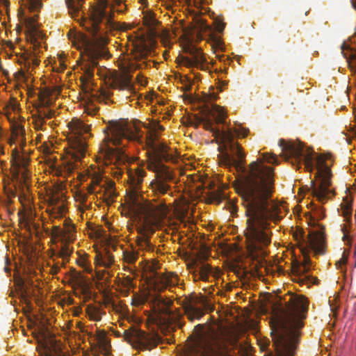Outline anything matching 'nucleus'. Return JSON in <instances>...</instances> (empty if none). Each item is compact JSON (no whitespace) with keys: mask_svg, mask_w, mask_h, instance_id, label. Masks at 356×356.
I'll list each match as a JSON object with an SVG mask.
<instances>
[{"mask_svg":"<svg viewBox=\"0 0 356 356\" xmlns=\"http://www.w3.org/2000/svg\"><path fill=\"white\" fill-rule=\"evenodd\" d=\"M196 127L202 124L206 130L222 140L225 162L243 170L244 175L238 188L242 205L245 209L247 227L245 232L248 247L253 251L262 249L270 243V222L280 220V210L272 199L274 192V169L264 164L263 159L252 161L248 169L244 168L245 154L241 145L234 140L236 137L245 138L249 130L238 128L220 129L213 127L210 118L195 116Z\"/></svg>","mask_w":356,"mask_h":356,"instance_id":"1","label":"nucleus"},{"mask_svg":"<svg viewBox=\"0 0 356 356\" xmlns=\"http://www.w3.org/2000/svg\"><path fill=\"white\" fill-rule=\"evenodd\" d=\"M288 296L285 306L283 307L280 302L273 311L271 336L275 353H270V356H293L298 343L299 330L303 327L309 302L302 295Z\"/></svg>","mask_w":356,"mask_h":356,"instance_id":"2","label":"nucleus"},{"mask_svg":"<svg viewBox=\"0 0 356 356\" xmlns=\"http://www.w3.org/2000/svg\"><path fill=\"white\" fill-rule=\"evenodd\" d=\"M279 145L282 152H285L284 159L291 162L293 165L298 167L303 162L305 168L309 172L316 168L315 177L317 181H311V188L313 195L320 202L323 204L334 195V191L330 188L332 184V171L326 163L327 160L332 159L330 154L317 156L315 164L313 149L305 147L302 143L298 141L287 143L284 140L281 139L279 141Z\"/></svg>","mask_w":356,"mask_h":356,"instance_id":"3","label":"nucleus"},{"mask_svg":"<svg viewBox=\"0 0 356 356\" xmlns=\"http://www.w3.org/2000/svg\"><path fill=\"white\" fill-rule=\"evenodd\" d=\"M127 173L131 185L134 189L129 197L131 209L134 212L143 216L146 220L149 221L158 220L165 218L168 209L164 201L158 204H154L143 198L140 200L138 191L146 175L145 170L137 167L134 170H129Z\"/></svg>","mask_w":356,"mask_h":356,"instance_id":"4","label":"nucleus"},{"mask_svg":"<svg viewBox=\"0 0 356 356\" xmlns=\"http://www.w3.org/2000/svg\"><path fill=\"white\" fill-rule=\"evenodd\" d=\"M113 15H108L104 8H93L88 19H83L81 25L88 32L94 43L84 44H107L111 40L108 37V29L114 25Z\"/></svg>","mask_w":356,"mask_h":356,"instance_id":"5","label":"nucleus"},{"mask_svg":"<svg viewBox=\"0 0 356 356\" xmlns=\"http://www.w3.org/2000/svg\"><path fill=\"white\" fill-rule=\"evenodd\" d=\"M75 226L72 223L70 219H65L63 222V228L55 225L52 227L51 236L53 242L55 243L57 241L62 243L60 250L56 252H53L51 257L56 256L61 258L63 261L61 266H64L67 262L72 253V250L70 248L69 243H72L75 239Z\"/></svg>","mask_w":356,"mask_h":356,"instance_id":"6","label":"nucleus"},{"mask_svg":"<svg viewBox=\"0 0 356 356\" xmlns=\"http://www.w3.org/2000/svg\"><path fill=\"white\" fill-rule=\"evenodd\" d=\"M296 241L305 257L303 264H300V276L305 275L309 270L311 261L307 257L309 249H312L317 254L324 253V236L321 232H310L307 239L304 238L302 234L294 236Z\"/></svg>","mask_w":356,"mask_h":356,"instance_id":"7","label":"nucleus"},{"mask_svg":"<svg viewBox=\"0 0 356 356\" xmlns=\"http://www.w3.org/2000/svg\"><path fill=\"white\" fill-rule=\"evenodd\" d=\"M163 162L148 163L149 170L155 172V177L150 182L149 186L156 196L171 193L170 182L174 179V175Z\"/></svg>","mask_w":356,"mask_h":356,"instance_id":"8","label":"nucleus"},{"mask_svg":"<svg viewBox=\"0 0 356 356\" xmlns=\"http://www.w3.org/2000/svg\"><path fill=\"white\" fill-rule=\"evenodd\" d=\"M90 126L79 120H73L68 124L74 134V138L70 142L72 149L70 154L75 161H80L85 155L87 147V136H85V134L89 133Z\"/></svg>","mask_w":356,"mask_h":356,"instance_id":"9","label":"nucleus"},{"mask_svg":"<svg viewBox=\"0 0 356 356\" xmlns=\"http://www.w3.org/2000/svg\"><path fill=\"white\" fill-rule=\"evenodd\" d=\"M99 75L104 78L105 82L112 88L126 90L131 95H137L131 83V76L128 73L120 74L118 71L106 67L97 69Z\"/></svg>","mask_w":356,"mask_h":356,"instance_id":"10","label":"nucleus"},{"mask_svg":"<svg viewBox=\"0 0 356 356\" xmlns=\"http://www.w3.org/2000/svg\"><path fill=\"white\" fill-rule=\"evenodd\" d=\"M80 51V55L83 60L88 63L85 66L84 73L88 78L91 79L94 74V69L97 67L99 58L108 59L111 54L106 46H76Z\"/></svg>","mask_w":356,"mask_h":356,"instance_id":"11","label":"nucleus"},{"mask_svg":"<svg viewBox=\"0 0 356 356\" xmlns=\"http://www.w3.org/2000/svg\"><path fill=\"white\" fill-rule=\"evenodd\" d=\"M124 339L130 343L134 348L138 350H151L159 343V338L131 326L123 332Z\"/></svg>","mask_w":356,"mask_h":356,"instance_id":"12","label":"nucleus"},{"mask_svg":"<svg viewBox=\"0 0 356 356\" xmlns=\"http://www.w3.org/2000/svg\"><path fill=\"white\" fill-rule=\"evenodd\" d=\"M157 140L158 136L154 131H151L147 134L146 154L148 157V163L168 161L172 159V155L168 152V147Z\"/></svg>","mask_w":356,"mask_h":356,"instance_id":"13","label":"nucleus"},{"mask_svg":"<svg viewBox=\"0 0 356 356\" xmlns=\"http://www.w3.org/2000/svg\"><path fill=\"white\" fill-rule=\"evenodd\" d=\"M105 163L108 166L111 165V173L119 179L121 177L124 170L127 169V163L129 161L128 156L120 147L112 148L108 147L106 149Z\"/></svg>","mask_w":356,"mask_h":356,"instance_id":"14","label":"nucleus"},{"mask_svg":"<svg viewBox=\"0 0 356 356\" xmlns=\"http://www.w3.org/2000/svg\"><path fill=\"white\" fill-rule=\"evenodd\" d=\"M19 18L22 26H17V31H24L28 42L31 44H41L40 39H43V34L38 29L37 15L26 17L22 12L19 13Z\"/></svg>","mask_w":356,"mask_h":356,"instance_id":"15","label":"nucleus"},{"mask_svg":"<svg viewBox=\"0 0 356 356\" xmlns=\"http://www.w3.org/2000/svg\"><path fill=\"white\" fill-rule=\"evenodd\" d=\"M121 51L120 58L124 65L129 67H134L133 61H140L145 59L151 52L152 46H118Z\"/></svg>","mask_w":356,"mask_h":356,"instance_id":"16","label":"nucleus"},{"mask_svg":"<svg viewBox=\"0 0 356 356\" xmlns=\"http://www.w3.org/2000/svg\"><path fill=\"white\" fill-rule=\"evenodd\" d=\"M182 51L186 55H179L178 58L187 67H202L207 62L202 50L197 46H181Z\"/></svg>","mask_w":356,"mask_h":356,"instance_id":"17","label":"nucleus"},{"mask_svg":"<svg viewBox=\"0 0 356 356\" xmlns=\"http://www.w3.org/2000/svg\"><path fill=\"white\" fill-rule=\"evenodd\" d=\"M144 25L147 29V34L150 40L149 44H156L157 41L155 40L156 38L161 39V42L163 44H171L169 41L170 33L167 31L156 30V26L158 25L159 22L151 14H147L143 17Z\"/></svg>","mask_w":356,"mask_h":356,"instance_id":"18","label":"nucleus"},{"mask_svg":"<svg viewBox=\"0 0 356 356\" xmlns=\"http://www.w3.org/2000/svg\"><path fill=\"white\" fill-rule=\"evenodd\" d=\"M111 138V142L113 145H120L122 138H134L135 137L133 127L126 121L113 122L109 125Z\"/></svg>","mask_w":356,"mask_h":356,"instance_id":"19","label":"nucleus"},{"mask_svg":"<svg viewBox=\"0 0 356 356\" xmlns=\"http://www.w3.org/2000/svg\"><path fill=\"white\" fill-rule=\"evenodd\" d=\"M38 46H33V48L30 47V48L26 49L25 46H22V48H19L21 52L17 53V56H19V58L23 60V62L25 63H28L29 65L33 64L34 65H38L40 63V60L36 56V51ZM20 63H22V61H19Z\"/></svg>","mask_w":356,"mask_h":356,"instance_id":"20","label":"nucleus"},{"mask_svg":"<svg viewBox=\"0 0 356 356\" xmlns=\"http://www.w3.org/2000/svg\"><path fill=\"white\" fill-rule=\"evenodd\" d=\"M215 29L218 32L216 33L210 30L208 26L205 25V29H208V38L207 42L211 43V44H224V42L221 40V37L219 33H221L225 26V24L221 20L216 19L214 21Z\"/></svg>","mask_w":356,"mask_h":356,"instance_id":"21","label":"nucleus"},{"mask_svg":"<svg viewBox=\"0 0 356 356\" xmlns=\"http://www.w3.org/2000/svg\"><path fill=\"white\" fill-rule=\"evenodd\" d=\"M24 136L25 129L24 127L18 122H14L12 124L11 137L9 139V143L12 145L19 140V145L22 147L26 144Z\"/></svg>","mask_w":356,"mask_h":356,"instance_id":"22","label":"nucleus"},{"mask_svg":"<svg viewBox=\"0 0 356 356\" xmlns=\"http://www.w3.org/2000/svg\"><path fill=\"white\" fill-rule=\"evenodd\" d=\"M341 54L346 59L348 68L354 75H356V51L352 46H341Z\"/></svg>","mask_w":356,"mask_h":356,"instance_id":"23","label":"nucleus"},{"mask_svg":"<svg viewBox=\"0 0 356 356\" xmlns=\"http://www.w3.org/2000/svg\"><path fill=\"white\" fill-rule=\"evenodd\" d=\"M207 111L211 114L217 124H224L226 123V113L222 107L212 104L211 108H207Z\"/></svg>","mask_w":356,"mask_h":356,"instance_id":"24","label":"nucleus"},{"mask_svg":"<svg viewBox=\"0 0 356 356\" xmlns=\"http://www.w3.org/2000/svg\"><path fill=\"white\" fill-rule=\"evenodd\" d=\"M184 312L187 318L193 321L195 319L200 320L204 314L202 308L197 307L192 304H188L184 307Z\"/></svg>","mask_w":356,"mask_h":356,"instance_id":"25","label":"nucleus"},{"mask_svg":"<svg viewBox=\"0 0 356 356\" xmlns=\"http://www.w3.org/2000/svg\"><path fill=\"white\" fill-rule=\"evenodd\" d=\"M138 232L140 236L137 237L136 243L139 250H145L147 252L152 251L154 250V247L149 242L147 236L145 233V231L142 229H140Z\"/></svg>","mask_w":356,"mask_h":356,"instance_id":"26","label":"nucleus"},{"mask_svg":"<svg viewBox=\"0 0 356 356\" xmlns=\"http://www.w3.org/2000/svg\"><path fill=\"white\" fill-rule=\"evenodd\" d=\"M105 305L106 307H111L115 313L122 315H127L129 314L127 307L122 301L115 302L111 298H107L105 300Z\"/></svg>","mask_w":356,"mask_h":356,"instance_id":"27","label":"nucleus"},{"mask_svg":"<svg viewBox=\"0 0 356 356\" xmlns=\"http://www.w3.org/2000/svg\"><path fill=\"white\" fill-rule=\"evenodd\" d=\"M12 161L13 165L18 168L25 169L29 164V159L21 156L17 148H15L12 151Z\"/></svg>","mask_w":356,"mask_h":356,"instance_id":"28","label":"nucleus"},{"mask_svg":"<svg viewBox=\"0 0 356 356\" xmlns=\"http://www.w3.org/2000/svg\"><path fill=\"white\" fill-rule=\"evenodd\" d=\"M162 285L163 289H165L168 286H175L178 284L177 275L174 273L168 275H162L158 280Z\"/></svg>","mask_w":356,"mask_h":356,"instance_id":"29","label":"nucleus"},{"mask_svg":"<svg viewBox=\"0 0 356 356\" xmlns=\"http://www.w3.org/2000/svg\"><path fill=\"white\" fill-rule=\"evenodd\" d=\"M342 216L345 218L348 222H350L352 211H353V202L348 200V197L343 198V202L341 204Z\"/></svg>","mask_w":356,"mask_h":356,"instance_id":"30","label":"nucleus"},{"mask_svg":"<svg viewBox=\"0 0 356 356\" xmlns=\"http://www.w3.org/2000/svg\"><path fill=\"white\" fill-rule=\"evenodd\" d=\"M97 341L99 349L105 353H108L111 344L104 332H100L97 335Z\"/></svg>","mask_w":356,"mask_h":356,"instance_id":"31","label":"nucleus"},{"mask_svg":"<svg viewBox=\"0 0 356 356\" xmlns=\"http://www.w3.org/2000/svg\"><path fill=\"white\" fill-rule=\"evenodd\" d=\"M87 314L90 320L95 321H99L102 319V316L104 314V312H102L99 308L89 305L87 307Z\"/></svg>","mask_w":356,"mask_h":356,"instance_id":"32","label":"nucleus"},{"mask_svg":"<svg viewBox=\"0 0 356 356\" xmlns=\"http://www.w3.org/2000/svg\"><path fill=\"white\" fill-rule=\"evenodd\" d=\"M66 207L63 202L60 205H56L49 209L50 216L53 218H62L66 212Z\"/></svg>","mask_w":356,"mask_h":356,"instance_id":"33","label":"nucleus"},{"mask_svg":"<svg viewBox=\"0 0 356 356\" xmlns=\"http://www.w3.org/2000/svg\"><path fill=\"white\" fill-rule=\"evenodd\" d=\"M157 301L159 312L164 315H170V307L172 302L161 298H158Z\"/></svg>","mask_w":356,"mask_h":356,"instance_id":"34","label":"nucleus"},{"mask_svg":"<svg viewBox=\"0 0 356 356\" xmlns=\"http://www.w3.org/2000/svg\"><path fill=\"white\" fill-rule=\"evenodd\" d=\"M211 273V266L209 264H203L200 267L199 279L202 281H208L209 274Z\"/></svg>","mask_w":356,"mask_h":356,"instance_id":"35","label":"nucleus"},{"mask_svg":"<svg viewBox=\"0 0 356 356\" xmlns=\"http://www.w3.org/2000/svg\"><path fill=\"white\" fill-rule=\"evenodd\" d=\"M138 253L134 251H124L123 252V260L124 262L131 264L138 259Z\"/></svg>","mask_w":356,"mask_h":356,"instance_id":"36","label":"nucleus"},{"mask_svg":"<svg viewBox=\"0 0 356 356\" xmlns=\"http://www.w3.org/2000/svg\"><path fill=\"white\" fill-rule=\"evenodd\" d=\"M62 194H59L58 193H52L49 198V207H54L56 205H60L63 202L61 200Z\"/></svg>","mask_w":356,"mask_h":356,"instance_id":"37","label":"nucleus"},{"mask_svg":"<svg viewBox=\"0 0 356 356\" xmlns=\"http://www.w3.org/2000/svg\"><path fill=\"white\" fill-rule=\"evenodd\" d=\"M83 0H79V3L76 4L74 0H65L67 7L71 13H76L80 10V3L83 2Z\"/></svg>","mask_w":356,"mask_h":356,"instance_id":"38","label":"nucleus"},{"mask_svg":"<svg viewBox=\"0 0 356 356\" xmlns=\"http://www.w3.org/2000/svg\"><path fill=\"white\" fill-rule=\"evenodd\" d=\"M145 302V299L143 297L136 293H134L131 300V305L134 307H138L143 305Z\"/></svg>","mask_w":356,"mask_h":356,"instance_id":"39","label":"nucleus"},{"mask_svg":"<svg viewBox=\"0 0 356 356\" xmlns=\"http://www.w3.org/2000/svg\"><path fill=\"white\" fill-rule=\"evenodd\" d=\"M89 177L91 179L90 184L93 186H99L102 181V175L96 172H89Z\"/></svg>","mask_w":356,"mask_h":356,"instance_id":"40","label":"nucleus"},{"mask_svg":"<svg viewBox=\"0 0 356 356\" xmlns=\"http://www.w3.org/2000/svg\"><path fill=\"white\" fill-rule=\"evenodd\" d=\"M115 196V189L105 190L104 191V201L110 203L113 201V197Z\"/></svg>","mask_w":356,"mask_h":356,"instance_id":"41","label":"nucleus"},{"mask_svg":"<svg viewBox=\"0 0 356 356\" xmlns=\"http://www.w3.org/2000/svg\"><path fill=\"white\" fill-rule=\"evenodd\" d=\"M42 115L44 120L45 118L50 119L54 116L55 111L48 108H44L43 110L39 111L38 115Z\"/></svg>","mask_w":356,"mask_h":356,"instance_id":"42","label":"nucleus"},{"mask_svg":"<svg viewBox=\"0 0 356 356\" xmlns=\"http://www.w3.org/2000/svg\"><path fill=\"white\" fill-rule=\"evenodd\" d=\"M348 259V253L346 251L343 252L341 258L336 262V266L337 269L341 268L342 265H345L347 264Z\"/></svg>","mask_w":356,"mask_h":356,"instance_id":"43","label":"nucleus"},{"mask_svg":"<svg viewBox=\"0 0 356 356\" xmlns=\"http://www.w3.org/2000/svg\"><path fill=\"white\" fill-rule=\"evenodd\" d=\"M264 160L273 164H277V159L275 154L266 153L264 154Z\"/></svg>","mask_w":356,"mask_h":356,"instance_id":"44","label":"nucleus"},{"mask_svg":"<svg viewBox=\"0 0 356 356\" xmlns=\"http://www.w3.org/2000/svg\"><path fill=\"white\" fill-rule=\"evenodd\" d=\"M67 55L65 52H60L57 54V58L58 60L59 65L64 70L66 67V65L65 63Z\"/></svg>","mask_w":356,"mask_h":356,"instance_id":"45","label":"nucleus"},{"mask_svg":"<svg viewBox=\"0 0 356 356\" xmlns=\"http://www.w3.org/2000/svg\"><path fill=\"white\" fill-rule=\"evenodd\" d=\"M35 127L36 129H42L43 124L45 123L42 115H38L34 120Z\"/></svg>","mask_w":356,"mask_h":356,"instance_id":"46","label":"nucleus"},{"mask_svg":"<svg viewBox=\"0 0 356 356\" xmlns=\"http://www.w3.org/2000/svg\"><path fill=\"white\" fill-rule=\"evenodd\" d=\"M113 262V256L109 253L102 259V264L106 267H109Z\"/></svg>","mask_w":356,"mask_h":356,"instance_id":"47","label":"nucleus"},{"mask_svg":"<svg viewBox=\"0 0 356 356\" xmlns=\"http://www.w3.org/2000/svg\"><path fill=\"white\" fill-rule=\"evenodd\" d=\"M300 282L301 283H304L305 282H309V283L314 284H318L319 281L316 277H314L310 275H305L304 278L300 279Z\"/></svg>","mask_w":356,"mask_h":356,"instance_id":"48","label":"nucleus"},{"mask_svg":"<svg viewBox=\"0 0 356 356\" xmlns=\"http://www.w3.org/2000/svg\"><path fill=\"white\" fill-rule=\"evenodd\" d=\"M30 8L33 10H39L42 7L40 0H29Z\"/></svg>","mask_w":356,"mask_h":356,"instance_id":"49","label":"nucleus"},{"mask_svg":"<svg viewBox=\"0 0 356 356\" xmlns=\"http://www.w3.org/2000/svg\"><path fill=\"white\" fill-rule=\"evenodd\" d=\"M99 108L94 105H88L85 108V111L90 115H94L98 111Z\"/></svg>","mask_w":356,"mask_h":356,"instance_id":"50","label":"nucleus"},{"mask_svg":"<svg viewBox=\"0 0 356 356\" xmlns=\"http://www.w3.org/2000/svg\"><path fill=\"white\" fill-rule=\"evenodd\" d=\"M229 343L234 348H241L242 345L239 343L237 336H234L230 338Z\"/></svg>","mask_w":356,"mask_h":356,"instance_id":"51","label":"nucleus"},{"mask_svg":"<svg viewBox=\"0 0 356 356\" xmlns=\"http://www.w3.org/2000/svg\"><path fill=\"white\" fill-rule=\"evenodd\" d=\"M111 93L109 91L102 90L98 97L99 101L102 102L103 100L108 99L110 97Z\"/></svg>","mask_w":356,"mask_h":356,"instance_id":"52","label":"nucleus"},{"mask_svg":"<svg viewBox=\"0 0 356 356\" xmlns=\"http://www.w3.org/2000/svg\"><path fill=\"white\" fill-rule=\"evenodd\" d=\"M293 273L300 276V264L298 262L293 263L292 265Z\"/></svg>","mask_w":356,"mask_h":356,"instance_id":"53","label":"nucleus"},{"mask_svg":"<svg viewBox=\"0 0 356 356\" xmlns=\"http://www.w3.org/2000/svg\"><path fill=\"white\" fill-rule=\"evenodd\" d=\"M314 214L318 220L323 219L325 216L323 211L321 208H316Z\"/></svg>","mask_w":356,"mask_h":356,"instance_id":"54","label":"nucleus"},{"mask_svg":"<svg viewBox=\"0 0 356 356\" xmlns=\"http://www.w3.org/2000/svg\"><path fill=\"white\" fill-rule=\"evenodd\" d=\"M15 77L16 79H17L18 81H20V80H25L26 79V76H25V73L23 70H19L18 72H15Z\"/></svg>","mask_w":356,"mask_h":356,"instance_id":"55","label":"nucleus"},{"mask_svg":"<svg viewBox=\"0 0 356 356\" xmlns=\"http://www.w3.org/2000/svg\"><path fill=\"white\" fill-rule=\"evenodd\" d=\"M76 168V165L69 162L65 166V170L67 172V173H71L73 170Z\"/></svg>","mask_w":356,"mask_h":356,"instance_id":"56","label":"nucleus"},{"mask_svg":"<svg viewBox=\"0 0 356 356\" xmlns=\"http://www.w3.org/2000/svg\"><path fill=\"white\" fill-rule=\"evenodd\" d=\"M60 270L59 262H56L53 266L51 267L50 273L52 275L57 274Z\"/></svg>","mask_w":356,"mask_h":356,"instance_id":"57","label":"nucleus"},{"mask_svg":"<svg viewBox=\"0 0 356 356\" xmlns=\"http://www.w3.org/2000/svg\"><path fill=\"white\" fill-rule=\"evenodd\" d=\"M42 147L44 154L49 155L52 153L51 147L49 145L45 144Z\"/></svg>","mask_w":356,"mask_h":356,"instance_id":"58","label":"nucleus"},{"mask_svg":"<svg viewBox=\"0 0 356 356\" xmlns=\"http://www.w3.org/2000/svg\"><path fill=\"white\" fill-rule=\"evenodd\" d=\"M115 186V183L112 181H108L106 183V186H104L105 190H113Z\"/></svg>","mask_w":356,"mask_h":356,"instance_id":"59","label":"nucleus"},{"mask_svg":"<svg viewBox=\"0 0 356 356\" xmlns=\"http://www.w3.org/2000/svg\"><path fill=\"white\" fill-rule=\"evenodd\" d=\"M79 198L82 204H85L87 201L88 195L86 194L80 193L79 195Z\"/></svg>","mask_w":356,"mask_h":356,"instance_id":"60","label":"nucleus"},{"mask_svg":"<svg viewBox=\"0 0 356 356\" xmlns=\"http://www.w3.org/2000/svg\"><path fill=\"white\" fill-rule=\"evenodd\" d=\"M87 191L89 194L95 193V186H93V185L90 184L87 188Z\"/></svg>","mask_w":356,"mask_h":356,"instance_id":"61","label":"nucleus"},{"mask_svg":"<svg viewBox=\"0 0 356 356\" xmlns=\"http://www.w3.org/2000/svg\"><path fill=\"white\" fill-rule=\"evenodd\" d=\"M192 88V83H187L184 85V90L186 91H190Z\"/></svg>","mask_w":356,"mask_h":356,"instance_id":"62","label":"nucleus"},{"mask_svg":"<svg viewBox=\"0 0 356 356\" xmlns=\"http://www.w3.org/2000/svg\"><path fill=\"white\" fill-rule=\"evenodd\" d=\"M127 286H129V287H131V286H133L132 280L131 278L129 277L127 279Z\"/></svg>","mask_w":356,"mask_h":356,"instance_id":"63","label":"nucleus"},{"mask_svg":"<svg viewBox=\"0 0 356 356\" xmlns=\"http://www.w3.org/2000/svg\"><path fill=\"white\" fill-rule=\"evenodd\" d=\"M55 173L58 176H61L62 175V172L58 168H56L55 169Z\"/></svg>","mask_w":356,"mask_h":356,"instance_id":"64","label":"nucleus"}]
</instances>
